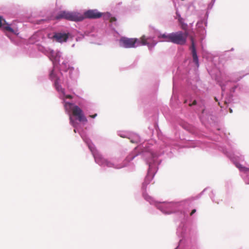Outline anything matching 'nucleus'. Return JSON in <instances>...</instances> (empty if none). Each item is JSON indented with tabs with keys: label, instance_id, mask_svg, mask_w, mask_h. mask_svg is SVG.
Returning a JSON list of instances; mask_svg holds the SVG:
<instances>
[{
	"label": "nucleus",
	"instance_id": "obj_1",
	"mask_svg": "<svg viewBox=\"0 0 249 249\" xmlns=\"http://www.w3.org/2000/svg\"><path fill=\"white\" fill-rule=\"evenodd\" d=\"M121 45L126 48H135L139 45H147L149 48L154 46L156 42H154L151 37L142 36L139 40L137 38L122 37L120 39Z\"/></svg>",
	"mask_w": 249,
	"mask_h": 249
},
{
	"label": "nucleus",
	"instance_id": "obj_2",
	"mask_svg": "<svg viewBox=\"0 0 249 249\" xmlns=\"http://www.w3.org/2000/svg\"><path fill=\"white\" fill-rule=\"evenodd\" d=\"M55 18L56 19L64 18L68 20L79 21L83 20L84 17L78 13L61 11L59 12Z\"/></svg>",
	"mask_w": 249,
	"mask_h": 249
},
{
	"label": "nucleus",
	"instance_id": "obj_3",
	"mask_svg": "<svg viewBox=\"0 0 249 249\" xmlns=\"http://www.w3.org/2000/svg\"><path fill=\"white\" fill-rule=\"evenodd\" d=\"M188 36V33L186 31L184 33L181 31L172 33L171 42L178 45H184L186 42Z\"/></svg>",
	"mask_w": 249,
	"mask_h": 249
},
{
	"label": "nucleus",
	"instance_id": "obj_4",
	"mask_svg": "<svg viewBox=\"0 0 249 249\" xmlns=\"http://www.w3.org/2000/svg\"><path fill=\"white\" fill-rule=\"evenodd\" d=\"M71 109L73 115L77 117L78 120L80 122H83L85 123L88 122L82 110L79 107L77 106H74Z\"/></svg>",
	"mask_w": 249,
	"mask_h": 249
},
{
	"label": "nucleus",
	"instance_id": "obj_5",
	"mask_svg": "<svg viewBox=\"0 0 249 249\" xmlns=\"http://www.w3.org/2000/svg\"><path fill=\"white\" fill-rule=\"evenodd\" d=\"M84 18L96 19L101 17L102 13L99 12L97 10H89L84 12L82 15Z\"/></svg>",
	"mask_w": 249,
	"mask_h": 249
},
{
	"label": "nucleus",
	"instance_id": "obj_6",
	"mask_svg": "<svg viewBox=\"0 0 249 249\" xmlns=\"http://www.w3.org/2000/svg\"><path fill=\"white\" fill-rule=\"evenodd\" d=\"M0 28L2 30L17 34L15 31L10 27V24H9L1 16H0Z\"/></svg>",
	"mask_w": 249,
	"mask_h": 249
},
{
	"label": "nucleus",
	"instance_id": "obj_7",
	"mask_svg": "<svg viewBox=\"0 0 249 249\" xmlns=\"http://www.w3.org/2000/svg\"><path fill=\"white\" fill-rule=\"evenodd\" d=\"M190 39L191 41V46L190 47V49L192 51V56L193 58L194 61L196 63V64L198 65V59L197 56L195 48V40L194 38L192 36L190 37Z\"/></svg>",
	"mask_w": 249,
	"mask_h": 249
},
{
	"label": "nucleus",
	"instance_id": "obj_8",
	"mask_svg": "<svg viewBox=\"0 0 249 249\" xmlns=\"http://www.w3.org/2000/svg\"><path fill=\"white\" fill-rule=\"evenodd\" d=\"M92 154L96 163L100 165H103L104 164L105 160L106 159L104 158L99 152L97 151H92Z\"/></svg>",
	"mask_w": 249,
	"mask_h": 249
},
{
	"label": "nucleus",
	"instance_id": "obj_9",
	"mask_svg": "<svg viewBox=\"0 0 249 249\" xmlns=\"http://www.w3.org/2000/svg\"><path fill=\"white\" fill-rule=\"evenodd\" d=\"M68 37V36L67 34L60 33H55L53 36V38L59 42L66 41Z\"/></svg>",
	"mask_w": 249,
	"mask_h": 249
},
{
	"label": "nucleus",
	"instance_id": "obj_10",
	"mask_svg": "<svg viewBox=\"0 0 249 249\" xmlns=\"http://www.w3.org/2000/svg\"><path fill=\"white\" fill-rule=\"evenodd\" d=\"M171 36L172 33L166 34H160L158 36V37L159 39H161L160 41H165V42H171Z\"/></svg>",
	"mask_w": 249,
	"mask_h": 249
},
{
	"label": "nucleus",
	"instance_id": "obj_11",
	"mask_svg": "<svg viewBox=\"0 0 249 249\" xmlns=\"http://www.w3.org/2000/svg\"><path fill=\"white\" fill-rule=\"evenodd\" d=\"M176 14L177 18H178V21L181 25V29L183 30L184 31L187 32L188 26L187 24L184 22V19L181 17L180 15L179 14L177 13Z\"/></svg>",
	"mask_w": 249,
	"mask_h": 249
},
{
	"label": "nucleus",
	"instance_id": "obj_12",
	"mask_svg": "<svg viewBox=\"0 0 249 249\" xmlns=\"http://www.w3.org/2000/svg\"><path fill=\"white\" fill-rule=\"evenodd\" d=\"M236 166L241 171H243V172L249 171V168H246V167L242 166L241 164H240L239 163H237L236 164Z\"/></svg>",
	"mask_w": 249,
	"mask_h": 249
},
{
	"label": "nucleus",
	"instance_id": "obj_13",
	"mask_svg": "<svg viewBox=\"0 0 249 249\" xmlns=\"http://www.w3.org/2000/svg\"><path fill=\"white\" fill-rule=\"evenodd\" d=\"M54 86L55 88L58 91H60L61 92H63L64 89L61 88V87L59 85L58 83V79L57 78L54 82Z\"/></svg>",
	"mask_w": 249,
	"mask_h": 249
},
{
	"label": "nucleus",
	"instance_id": "obj_14",
	"mask_svg": "<svg viewBox=\"0 0 249 249\" xmlns=\"http://www.w3.org/2000/svg\"><path fill=\"white\" fill-rule=\"evenodd\" d=\"M103 165H105L109 167L113 166V164L111 162L108 161L107 160H105L104 164Z\"/></svg>",
	"mask_w": 249,
	"mask_h": 249
},
{
	"label": "nucleus",
	"instance_id": "obj_15",
	"mask_svg": "<svg viewBox=\"0 0 249 249\" xmlns=\"http://www.w3.org/2000/svg\"><path fill=\"white\" fill-rule=\"evenodd\" d=\"M135 157V156H131V155H129L126 158V160H127L128 161H129L131 160H132L134 157Z\"/></svg>",
	"mask_w": 249,
	"mask_h": 249
},
{
	"label": "nucleus",
	"instance_id": "obj_16",
	"mask_svg": "<svg viewBox=\"0 0 249 249\" xmlns=\"http://www.w3.org/2000/svg\"><path fill=\"white\" fill-rule=\"evenodd\" d=\"M70 123H71V124L73 126H75V122L72 120V119L71 117L70 118Z\"/></svg>",
	"mask_w": 249,
	"mask_h": 249
},
{
	"label": "nucleus",
	"instance_id": "obj_17",
	"mask_svg": "<svg viewBox=\"0 0 249 249\" xmlns=\"http://www.w3.org/2000/svg\"><path fill=\"white\" fill-rule=\"evenodd\" d=\"M50 76L51 78H53L54 77L53 70L50 73Z\"/></svg>",
	"mask_w": 249,
	"mask_h": 249
},
{
	"label": "nucleus",
	"instance_id": "obj_18",
	"mask_svg": "<svg viewBox=\"0 0 249 249\" xmlns=\"http://www.w3.org/2000/svg\"><path fill=\"white\" fill-rule=\"evenodd\" d=\"M116 20V18H115V17H112L110 19V21L111 22H112L113 21H115Z\"/></svg>",
	"mask_w": 249,
	"mask_h": 249
},
{
	"label": "nucleus",
	"instance_id": "obj_19",
	"mask_svg": "<svg viewBox=\"0 0 249 249\" xmlns=\"http://www.w3.org/2000/svg\"><path fill=\"white\" fill-rule=\"evenodd\" d=\"M196 212V209H193L191 213H190V215H192L194 213H195Z\"/></svg>",
	"mask_w": 249,
	"mask_h": 249
},
{
	"label": "nucleus",
	"instance_id": "obj_20",
	"mask_svg": "<svg viewBox=\"0 0 249 249\" xmlns=\"http://www.w3.org/2000/svg\"><path fill=\"white\" fill-rule=\"evenodd\" d=\"M196 100H194V101H193V103H192V104H190V105H189V106H193V105H196Z\"/></svg>",
	"mask_w": 249,
	"mask_h": 249
},
{
	"label": "nucleus",
	"instance_id": "obj_21",
	"mask_svg": "<svg viewBox=\"0 0 249 249\" xmlns=\"http://www.w3.org/2000/svg\"><path fill=\"white\" fill-rule=\"evenodd\" d=\"M97 114L96 113L94 114V115H89V117L90 118H94L95 117H96L97 116Z\"/></svg>",
	"mask_w": 249,
	"mask_h": 249
},
{
	"label": "nucleus",
	"instance_id": "obj_22",
	"mask_svg": "<svg viewBox=\"0 0 249 249\" xmlns=\"http://www.w3.org/2000/svg\"><path fill=\"white\" fill-rule=\"evenodd\" d=\"M66 98H69V99H71L72 98V97L71 95H67L66 96Z\"/></svg>",
	"mask_w": 249,
	"mask_h": 249
},
{
	"label": "nucleus",
	"instance_id": "obj_23",
	"mask_svg": "<svg viewBox=\"0 0 249 249\" xmlns=\"http://www.w3.org/2000/svg\"><path fill=\"white\" fill-rule=\"evenodd\" d=\"M67 104L69 105L70 106H71L72 105V104L70 103H67Z\"/></svg>",
	"mask_w": 249,
	"mask_h": 249
},
{
	"label": "nucleus",
	"instance_id": "obj_24",
	"mask_svg": "<svg viewBox=\"0 0 249 249\" xmlns=\"http://www.w3.org/2000/svg\"><path fill=\"white\" fill-rule=\"evenodd\" d=\"M230 113H232V109L231 108L230 109Z\"/></svg>",
	"mask_w": 249,
	"mask_h": 249
},
{
	"label": "nucleus",
	"instance_id": "obj_25",
	"mask_svg": "<svg viewBox=\"0 0 249 249\" xmlns=\"http://www.w3.org/2000/svg\"><path fill=\"white\" fill-rule=\"evenodd\" d=\"M214 100H215L216 101H217V98H216V97H215V98H214Z\"/></svg>",
	"mask_w": 249,
	"mask_h": 249
},
{
	"label": "nucleus",
	"instance_id": "obj_26",
	"mask_svg": "<svg viewBox=\"0 0 249 249\" xmlns=\"http://www.w3.org/2000/svg\"><path fill=\"white\" fill-rule=\"evenodd\" d=\"M90 151H95L96 150H92V149H90Z\"/></svg>",
	"mask_w": 249,
	"mask_h": 249
}]
</instances>
